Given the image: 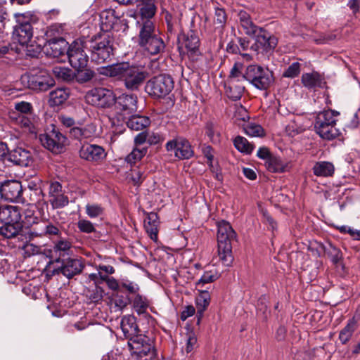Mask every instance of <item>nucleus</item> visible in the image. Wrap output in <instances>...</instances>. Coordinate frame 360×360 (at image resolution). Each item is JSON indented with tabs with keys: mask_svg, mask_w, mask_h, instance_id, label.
<instances>
[{
	"mask_svg": "<svg viewBox=\"0 0 360 360\" xmlns=\"http://www.w3.org/2000/svg\"><path fill=\"white\" fill-rule=\"evenodd\" d=\"M102 74L122 80L125 87L129 90L138 89L148 77L144 68L129 65L127 63L109 65L103 70Z\"/></svg>",
	"mask_w": 360,
	"mask_h": 360,
	"instance_id": "obj_1",
	"label": "nucleus"
},
{
	"mask_svg": "<svg viewBox=\"0 0 360 360\" xmlns=\"http://www.w3.org/2000/svg\"><path fill=\"white\" fill-rule=\"evenodd\" d=\"M218 255L226 266H230L233 262L231 242L236 239V233L231 224L224 220L217 223Z\"/></svg>",
	"mask_w": 360,
	"mask_h": 360,
	"instance_id": "obj_2",
	"label": "nucleus"
},
{
	"mask_svg": "<svg viewBox=\"0 0 360 360\" xmlns=\"http://www.w3.org/2000/svg\"><path fill=\"white\" fill-rule=\"evenodd\" d=\"M139 44L150 55H157L164 51L165 43L157 34L151 20L143 21L140 25Z\"/></svg>",
	"mask_w": 360,
	"mask_h": 360,
	"instance_id": "obj_3",
	"label": "nucleus"
},
{
	"mask_svg": "<svg viewBox=\"0 0 360 360\" xmlns=\"http://www.w3.org/2000/svg\"><path fill=\"white\" fill-rule=\"evenodd\" d=\"M242 77L260 90L267 89L274 82L272 72L257 65H248Z\"/></svg>",
	"mask_w": 360,
	"mask_h": 360,
	"instance_id": "obj_4",
	"label": "nucleus"
},
{
	"mask_svg": "<svg viewBox=\"0 0 360 360\" xmlns=\"http://www.w3.org/2000/svg\"><path fill=\"white\" fill-rule=\"evenodd\" d=\"M128 345L132 356L140 360H152L156 355V349L150 338L146 335L131 337Z\"/></svg>",
	"mask_w": 360,
	"mask_h": 360,
	"instance_id": "obj_5",
	"label": "nucleus"
},
{
	"mask_svg": "<svg viewBox=\"0 0 360 360\" xmlns=\"http://www.w3.org/2000/svg\"><path fill=\"white\" fill-rule=\"evenodd\" d=\"M90 48L92 60L103 63L113 54L112 39L109 34L103 33L91 41Z\"/></svg>",
	"mask_w": 360,
	"mask_h": 360,
	"instance_id": "obj_6",
	"label": "nucleus"
},
{
	"mask_svg": "<svg viewBox=\"0 0 360 360\" xmlns=\"http://www.w3.org/2000/svg\"><path fill=\"white\" fill-rule=\"evenodd\" d=\"M174 88V81L167 75H160L150 79L146 86L148 94L162 98L168 95Z\"/></svg>",
	"mask_w": 360,
	"mask_h": 360,
	"instance_id": "obj_7",
	"label": "nucleus"
},
{
	"mask_svg": "<svg viewBox=\"0 0 360 360\" xmlns=\"http://www.w3.org/2000/svg\"><path fill=\"white\" fill-rule=\"evenodd\" d=\"M85 100L89 104L98 108H110L115 103V94L106 88H94L86 94Z\"/></svg>",
	"mask_w": 360,
	"mask_h": 360,
	"instance_id": "obj_8",
	"label": "nucleus"
},
{
	"mask_svg": "<svg viewBox=\"0 0 360 360\" xmlns=\"http://www.w3.org/2000/svg\"><path fill=\"white\" fill-rule=\"evenodd\" d=\"M83 39L74 41L67 51L70 64L75 70L84 68L88 63V56L84 51Z\"/></svg>",
	"mask_w": 360,
	"mask_h": 360,
	"instance_id": "obj_9",
	"label": "nucleus"
},
{
	"mask_svg": "<svg viewBox=\"0 0 360 360\" xmlns=\"http://www.w3.org/2000/svg\"><path fill=\"white\" fill-rule=\"evenodd\" d=\"M61 231L58 226L49 221H40L33 225L29 231L25 232V238L32 240L38 237H48L52 238L60 236Z\"/></svg>",
	"mask_w": 360,
	"mask_h": 360,
	"instance_id": "obj_10",
	"label": "nucleus"
},
{
	"mask_svg": "<svg viewBox=\"0 0 360 360\" xmlns=\"http://www.w3.org/2000/svg\"><path fill=\"white\" fill-rule=\"evenodd\" d=\"M27 86L34 91H47L55 82L49 73L45 70H39L26 77Z\"/></svg>",
	"mask_w": 360,
	"mask_h": 360,
	"instance_id": "obj_11",
	"label": "nucleus"
},
{
	"mask_svg": "<svg viewBox=\"0 0 360 360\" xmlns=\"http://www.w3.org/2000/svg\"><path fill=\"white\" fill-rule=\"evenodd\" d=\"M39 140L44 147L54 153L62 152L66 137L56 128L39 136Z\"/></svg>",
	"mask_w": 360,
	"mask_h": 360,
	"instance_id": "obj_12",
	"label": "nucleus"
},
{
	"mask_svg": "<svg viewBox=\"0 0 360 360\" xmlns=\"http://www.w3.org/2000/svg\"><path fill=\"white\" fill-rule=\"evenodd\" d=\"M165 146L168 152H174V156L179 159H189L193 155L190 143L184 137H176L170 140Z\"/></svg>",
	"mask_w": 360,
	"mask_h": 360,
	"instance_id": "obj_13",
	"label": "nucleus"
},
{
	"mask_svg": "<svg viewBox=\"0 0 360 360\" xmlns=\"http://www.w3.org/2000/svg\"><path fill=\"white\" fill-rule=\"evenodd\" d=\"M115 108L123 115H129L137 110V97L134 94H122L115 96Z\"/></svg>",
	"mask_w": 360,
	"mask_h": 360,
	"instance_id": "obj_14",
	"label": "nucleus"
},
{
	"mask_svg": "<svg viewBox=\"0 0 360 360\" xmlns=\"http://www.w3.org/2000/svg\"><path fill=\"white\" fill-rule=\"evenodd\" d=\"M1 196L6 200L20 202L22 200V187L18 181H8L4 183L0 188Z\"/></svg>",
	"mask_w": 360,
	"mask_h": 360,
	"instance_id": "obj_15",
	"label": "nucleus"
},
{
	"mask_svg": "<svg viewBox=\"0 0 360 360\" xmlns=\"http://www.w3.org/2000/svg\"><path fill=\"white\" fill-rule=\"evenodd\" d=\"M81 158L88 161H99L105 157L103 147L94 144L83 145L79 150Z\"/></svg>",
	"mask_w": 360,
	"mask_h": 360,
	"instance_id": "obj_16",
	"label": "nucleus"
},
{
	"mask_svg": "<svg viewBox=\"0 0 360 360\" xmlns=\"http://www.w3.org/2000/svg\"><path fill=\"white\" fill-rule=\"evenodd\" d=\"M84 269L82 262L77 258H68L63 260L62 265L59 269L60 271L68 278L79 274Z\"/></svg>",
	"mask_w": 360,
	"mask_h": 360,
	"instance_id": "obj_17",
	"label": "nucleus"
},
{
	"mask_svg": "<svg viewBox=\"0 0 360 360\" xmlns=\"http://www.w3.org/2000/svg\"><path fill=\"white\" fill-rule=\"evenodd\" d=\"M184 44L187 50V54L193 60H197L200 56L199 49L200 40L193 31H190L184 36Z\"/></svg>",
	"mask_w": 360,
	"mask_h": 360,
	"instance_id": "obj_18",
	"label": "nucleus"
},
{
	"mask_svg": "<svg viewBox=\"0 0 360 360\" xmlns=\"http://www.w3.org/2000/svg\"><path fill=\"white\" fill-rule=\"evenodd\" d=\"M8 160L16 165L28 167L32 163L31 153L22 148L18 147L8 153Z\"/></svg>",
	"mask_w": 360,
	"mask_h": 360,
	"instance_id": "obj_19",
	"label": "nucleus"
},
{
	"mask_svg": "<svg viewBox=\"0 0 360 360\" xmlns=\"http://www.w3.org/2000/svg\"><path fill=\"white\" fill-rule=\"evenodd\" d=\"M22 210L16 205H1L0 221L2 223L21 221Z\"/></svg>",
	"mask_w": 360,
	"mask_h": 360,
	"instance_id": "obj_20",
	"label": "nucleus"
},
{
	"mask_svg": "<svg viewBox=\"0 0 360 360\" xmlns=\"http://www.w3.org/2000/svg\"><path fill=\"white\" fill-rule=\"evenodd\" d=\"M68 43L63 38H54L45 45L46 53L53 58L67 53Z\"/></svg>",
	"mask_w": 360,
	"mask_h": 360,
	"instance_id": "obj_21",
	"label": "nucleus"
},
{
	"mask_svg": "<svg viewBox=\"0 0 360 360\" xmlns=\"http://www.w3.org/2000/svg\"><path fill=\"white\" fill-rule=\"evenodd\" d=\"M11 120L25 131L34 132L35 118L32 114L10 113Z\"/></svg>",
	"mask_w": 360,
	"mask_h": 360,
	"instance_id": "obj_22",
	"label": "nucleus"
},
{
	"mask_svg": "<svg viewBox=\"0 0 360 360\" xmlns=\"http://www.w3.org/2000/svg\"><path fill=\"white\" fill-rule=\"evenodd\" d=\"M33 31L30 23L25 22L15 27L13 38L22 46H27L32 38Z\"/></svg>",
	"mask_w": 360,
	"mask_h": 360,
	"instance_id": "obj_23",
	"label": "nucleus"
},
{
	"mask_svg": "<svg viewBox=\"0 0 360 360\" xmlns=\"http://www.w3.org/2000/svg\"><path fill=\"white\" fill-rule=\"evenodd\" d=\"M27 231L29 229L22 230L21 221L4 223V225L0 227L1 235L6 238H20L22 236H25V232Z\"/></svg>",
	"mask_w": 360,
	"mask_h": 360,
	"instance_id": "obj_24",
	"label": "nucleus"
},
{
	"mask_svg": "<svg viewBox=\"0 0 360 360\" xmlns=\"http://www.w3.org/2000/svg\"><path fill=\"white\" fill-rule=\"evenodd\" d=\"M120 327L124 336L127 338L139 336L138 335L139 328L134 316H124L121 320Z\"/></svg>",
	"mask_w": 360,
	"mask_h": 360,
	"instance_id": "obj_25",
	"label": "nucleus"
},
{
	"mask_svg": "<svg viewBox=\"0 0 360 360\" xmlns=\"http://www.w3.org/2000/svg\"><path fill=\"white\" fill-rule=\"evenodd\" d=\"M158 216L155 212H150L144 219V227L150 238L156 240L158 233Z\"/></svg>",
	"mask_w": 360,
	"mask_h": 360,
	"instance_id": "obj_26",
	"label": "nucleus"
},
{
	"mask_svg": "<svg viewBox=\"0 0 360 360\" xmlns=\"http://www.w3.org/2000/svg\"><path fill=\"white\" fill-rule=\"evenodd\" d=\"M339 115V112L335 110H324L318 114L314 127H322L325 125H335V117Z\"/></svg>",
	"mask_w": 360,
	"mask_h": 360,
	"instance_id": "obj_27",
	"label": "nucleus"
},
{
	"mask_svg": "<svg viewBox=\"0 0 360 360\" xmlns=\"http://www.w3.org/2000/svg\"><path fill=\"white\" fill-rule=\"evenodd\" d=\"M312 169L314 175L322 177L331 176L335 172L333 164L328 161H319L316 162Z\"/></svg>",
	"mask_w": 360,
	"mask_h": 360,
	"instance_id": "obj_28",
	"label": "nucleus"
},
{
	"mask_svg": "<svg viewBox=\"0 0 360 360\" xmlns=\"http://www.w3.org/2000/svg\"><path fill=\"white\" fill-rule=\"evenodd\" d=\"M150 124V120L147 116L132 115L127 122V127L134 131L143 130Z\"/></svg>",
	"mask_w": 360,
	"mask_h": 360,
	"instance_id": "obj_29",
	"label": "nucleus"
},
{
	"mask_svg": "<svg viewBox=\"0 0 360 360\" xmlns=\"http://www.w3.org/2000/svg\"><path fill=\"white\" fill-rule=\"evenodd\" d=\"M301 82L304 87L314 89L321 86L322 78L317 72H312L302 74Z\"/></svg>",
	"mask_w": 360,
	"mask_h": 360,
	"instance_id": "obj_30",
	"label": "nucleus"
},
{
	"mask_svg": "<svg viewBox=\"0 0 360 360\" xmlns=\"http://www.w3.org/2000/svg\"><path fill=\"white\" fill-rule=\"evenodd\" d=\"M238 81L228 80L226 85V94L229 98L233 101L239 100L243 92L245 87L238 83Z\"/></svg>",
	"mask_w": 360,
	"mask_h": 360,
	"instance_id": "obj_31",
	"label": "nucleus"
},
{
	"mask_svg": "<svg viewBox=\"0 0 360 360\" xmlns=\"http://www.w3.org/2000/svg\"><path fill=\"white\" fill-rule=\"evenodd\" d=\"M240 24L245 34L254 35L256 34L257 27L252 22L250 15L245 11H240L238 13Z\"/></svg>",
	"mask_w": 360,
	"mask_h": 360,
	"instance_id": "obj_32",
	"label": "nucleus"
},
{
	"mask_svg": "<svg viewBox=\"0 0 360 360\" xmlns=\"http://www.w3.org/2000/svg\"><path fill=\"white\" fill-rule=\"evenodd\" d=\"M69 91L64 88H58L49 94V102L51 105H60L63 104L69 97Z\"/></svg>",
	"mask_w": 360,
	"mask_h": 360,
	"instance_id": "obj_33",
	"label": "nucleus"
},
{
	"mask_svg": "<svg viewBox=\"0 0 360 360\" xmlns=\"http://www.w3.org/2000/svg\"><path fill=\"white\" fill-rule=\"evenodd\" d=\"M277 39L274 37L269 34H259L256 39V46L257 48L262 49L263 51H269L276 47Z\"/></svg>",
	"mask_w": 360,
	"mask_h": 360,
	"instance_id": "obj_34",
	"label": "nucleus"
},
{
	"mask_svg": "<svg viewBox=\"0 0 360 360\" xmlns=\"http://www.w3.org/2000/svg\"><path fill=\"white\" fill-rule=\"evenodd\" d=\"M210 302V295L207 290H200V295L196 298V307L198 316V322L203 315Z\"/></svg>",
	"mask_w": 360,
	"mask_h": 360,
	"instance_id": "obj_35",
	"label": "nucleus"
},
{
	"mask_svg": "<svg viewBox=\"0 0 360 360\" xmlns=\"http://www.w3.org/2000/svg\"><path fill=\"white\" fill-rule=\"evenodd\" d=\"M266 167L271 172H284L288 168V164L281 158L272 155L265 162Z\"/></svg>",
	"mask_w": 360,
	"mask_h": 360,
	"instance_id": "obj_36",
	"label": "nucleus"
},
{
	"mask_svg": "<svg viewBox=\"0 0 360 360\" xmlns=\"http://www.w3.org/2000/svg\"><path fill=\"white\" fill-rule=\"evenodd\" d=\"M317 134L323 139L331 140L338 137L340 131L335 127V125H325L315 127Z\"/></svg>",
	"mask_w": 360,
	"mask_h": 360,
	"instance_id": "obj_37",
	"label": "nucleus"
},
{
	"mask_svg": "<svg viewBox=\"0 0 360 360\" xmlns=\"http://www.w3.org/2000/svg\"><path fill=\"white\" fill-rule=\"evenodd\" d=\"M95 132L94 127L92 125H86L82 127H73L70 129V134L77 139H88L94 135Z\"/></svg>",
	"mask_w": 360,
	"mask_h": 360,
	"instance_id": "obj_38",
	"label": "nucleus"
},
{
	"mask_svg": "<svg viewBox=\"0 0 360 360\" xmlns=\"http://www.w3.org/2000/svg\"><path fill=\"white\" fill-rule=\"evenodd\" d=\"M356 326L357 323L354 318H352L348 321L345 327L340 330L339 334V339L342 344H345L349 341Z\"/></svg>",
	"mask_w": 360,
	"mask_h": 360,
	"instance_id": "obj_39",
	"label": "nucleus"
},
{
	"mask_svg": "<svg viewBox=\"0 0 360 360\" xmlns=\"http://www.w3.org/2000/svg\"><path fill=\"white\" fill-rule=\"evenodd\" d=\"M130 302L132 303V307L134 311L139 315L146 313L147 309L149 307V302L146 298L142 297L139 294L136 295L134 297H131Z\"/></svg>",
	"mask_w": 360,
	"mask_h": 360,
	"instance_id": "obj_40",
	"label": "nucleus"
},
{
	"mask_svg": "<svg viewBox=\"0 0 360 360\" xmlns=\"http://www.w3.org/2000/svg\"><path fill=\"white\" fill-rule=\"evenodd\" d=\"M72 245L70 240L60 236V239L56 240L53 245V251L60 257L69 255Z\"/></svg>",
	"mask_w": 360,
	"mask_h": 360,
	"instance_id": "obj_41",
	"label": "nucleus"
},
{
	"mask_svg": "<svg viewBox=\"0 0 360 360\" xmlns=\"http://www.w3.org/2000/svg\"><path fill=\"white\" fill-rule=\"evenodd\" d=\"M233 143L238 151L246 154L251 153L254 149L253 145L249 143V141L243 136H238L236 137Z\"/></svg>",
	"mask_w": 360,
	"mask_h": 360,
	"instance_id": "obj_42",
	"label": "nucleus"
},
{
	"mask_svg": "<svg viewBox=\"0 0 360 360\" xmlns=\"http://www.w3.org/2000/svg\"><path fill=\"white\" fill-rule=\"evenodd\" d=\"M219 278V275L215 270L205 271L199 281L196 283L197 287H202L207 283H212Z\"/></svg>",
	"mask_w": 360,
	"mask_h": 360,
	"instance_id": "obj_43",
	"label": "nucleus"
},
{
	"mask_svg": "<svg viewBox=\"0 0 360 360\" xmlns=\"http://www.w3.org/2000/svg\"><path fill=\"white\" fill-rule=\"evenodd\" d=\"M86 213L90 218L101 217L104 213V208L96 203H88L86 205Z\"/></svg>",
	"mask_w": 360,
	"mask_h": 360,
	"instance_id": "obj_44",
	"label": "nucleus"
},
{
	"mask_svg": "<svg viewBox=\"0 0 360 360\" xmlns=\"http://www.w3.org/2000/svg\"><path fill=\"white\" fill-rule=\"evenodd\" d=\"M205 129V134L211 142L217 143L220 141V133L216 130L215 126L212 122H207Z\"/></svg>",
	"mask_w": 360,
	"mask_h": 360,
	"instance_id": "obj_45",
	"label": "nucleus"
},
{
	"mask_svg": "<svg viewBox=\"0 0 360 360\" xmlns=\"http://www.w3.org/2000/svg\"><path fill=\"white\" fill-rule=\"evenodd\" d=\"M95 73L89 69H79L77 70L75 74V79L79 83H84L90 81L94 77Z\"/></svg>",
	"mask_w": 360,
	"mask_h": 360,
	"instance_id": "obj_46",
	"label": "nucleus"
},
{
	"mask_svg": "<svg viewBox=\"0 0 360 360\" xmlns=\"http://www.w3.org/2000/svg\"><path fill=\"white\" fill-rule=\"evenodd\" d=\"M49 202L51 204L53 208L57 209L68 205L69 203V200L68 196L61 193L49 198Z\"/></svg>",
	"mask_w": 360,
	"mask_h": 360,
	"instance_id": "obj_47",
	"label": "nucleus"
},
{
	"mask_svg": "<svg viewBox=\"0 0 360 360\" xmlns=\"http://www.w3.org/2000/svg\"><path fill=\"white\" fill-rule=\"evenodd\" d=\"M147 153V149L145 148H135L126 158L127 162L134 164L138 160H140Z\"/></svg>",
	"mask_w": 360,
	"mask_h": 360,
	"instance_id": "obj_48",
	"label": "nucleus"
},
{
	"mask_svg": "<svg viewBox=\"0 0 360 360\" xmlns=\"http://www.w3.org/2000/svg\"><path fill=\"white\" fill-rule=\"evenodd\" d=\"M245 132L250 136H262L264 135L263 128L255 123H248L244 127Z\"/></svg>",
	"mask_w": 360,
	"mask_h": 360,
	"instance_id": "obj_49",
	"label": "nucleus"
},
{
	"mask_svg": "<svg viewBox=\"0 0 360 360\" xmlns=\"http://www.w3.org/2000/svg\"><path fill=\"white\" fill-rule=\"evenodd\" d=\"M114 11H103L101 14V19L103 26H105V29L108 30L112 27V25L115 22V18L113 15Z\"/></svg>",
	"mask_w": 360,
	"mask_h": 360,
	"instance_id": "obj_50",
	"label": "nucleus"
},
{
	"mask_svg": "<svg viewBox=\"0 0 360 360\" xmlns=\"http://www.w3.org/2000/svg\"><path fill=\"white\" fill-rule=\"evenodd\" d=\"M300 71V64L298 62H294L285 69L283 76L287 78H295L299 75Z\"/></svg>",
	"mask_w": 360,
	"mask_h": 360,
	"instance_id": "obj_51",
	"label": "nucleus"
},
{
	"mask_svg": "<svg viewBox=\"0 0 360 360\" xmlns=\"http://www.w3.org/2000/svg\"><path fill=\"white\" fill-rule=\"evenodd\" d=\"M197 344V338L195 334L190 332L186 334V345L183 347L182 351L186 354L191 352L195 347Z\"/></svg>",
	"mask_w": 360,
	"mask_h": 360,
	"instance_id": "obj_52",
	"label": "nucleus"
},
{
	"mask_svg": "<svg viewBox=\"0 0 360 360\" xmlns=\"http://www.w3.org/2000/svg\"><path fill=\"white\" fill-rule=\"evenodd\" d=\"M53 72L56 77L64 81H70L72 78L70 70L65 68L55 67L53 68Z\"/></svg>",
	"mask_w": 360,
	"mask_h": 360,
	"instance_id": "obj_53",
	"label": "nucleus"
},
{
	"mask_svg": "<svg viewBox=\"0 0 360 360\" xmlns=\"http://www.w3.org/2000/svg\"><path fill=\"white\" fill-rule=\"evenodd\" d=\"M243 64L240 63H236L232 68L230 76L228 80H234L240 82V80L245 79L242 76L244 73H242Z\"/></svg>",
	"mask_w": 360,
	"mask_h": 360,
	"instance_id": "obj_54",
	"label": "nucleus"
},
{
	"mask_svg": "<svg viewBox=\"0 0 360 360\" xmlns=\"http://www.w3.org/2000/svg\"><path fill=\"white\" fill-rule=\"evenodd\" d=\"M226 22V12L223 8L215 9L214 22L218 27H222Z\"/></svg>",
	"mask_w": 360,
	"mask_h": 360,
	"instance_id": "obj_55",
	"label": "nucleus"
},
{
	"mask_svg": "<svg viewBox=\"0 0 360 360\" xmlns=\"http://www.w3.org/2000/svg\"><path fill=\"white\" fill-rule=\"evenodd\" d=\"M15 111L11 113L32 114V105L28 102H18L15 104Z\"/></svg>",
	"mask_w": 360,
	"mask_h": 360,
	"instance_id": "obj_56",
	"label": "nucleus"
},
{
	"mask_svg": "<svg viewBox=\"0 0 360 360\" xmlns=\"http://www.w3.org/2000/svg\"><path fill=\"white\" fill-rule=\"evenodd\" d=\"M77 227L81 232L86 233H91L96 231L94 224L86 219H79L77 222Z\"/></svg>",
	"mask_w": 360,
	"mask_h": 360,
	"instance_id": "obj_57",
	"label": "nucleus"
},
{
	"mask_svg": "<svg viewBox=\"0 0 360 360\" xmlns=\"http://www.w3.org/2000/svg\"><path fill=\"white\" fill-rule=\"evenodd\" d=\"M120 287L127 291L129 294L131 295L133 297L136 295L139 294L138 292L139 290V287L136 283L134 282L129 281H123L121 283Z\"/></svg>",
	"mask_w": 360,
	"mask_h": 360,
	"instance_id": "obj_58",
	"label": "nucleus"
},
{
	"mask_svg": "<svg viewBox=\"0 0 360 360\" xmlns=\"http://www.w3.org/2000/svg\"><path fill=\"white\" fill-rule=\"evenodd\" d=\"M327 254L330 257L332 262L337 264L342 259V253L340 250L334 246L330 245L327 250Z\"/></svg>",
	"mask_w": 360,
	"mask_h": 360,
	"instance_id": "obj_59",
	"label": "nucleus"
},
{
	"mask_svg": "<svg viewBox=\"0 0 360 360\" xmlns=\"http://www.w3.org/2000/svg\"><path fill=\"white\" fill-rule=\"evenodd\" d=\"M131 299V297L129 295L127 297L116 296L115 297V307H117L119 310H122L127 306V304L130 302Z\"/></svg>",
	"mask_w": 360,
	"mask_h": 360,
	"instance_id": "obj_60",
	"label": "nucleus"
},
{
	"mask_svg": "<svg viewBox=\"0 0 360 360\" xmlns=\"http://www.w3.org/2000/svg\"><path fill=\"white\" fill-rule=\"evenodd\" d=\"M62 193V186L58 181L51 183L49 191V198Z\"/></svg>",
	"mask_w": 360,
	"mask_h": 360,
	"instance_id": "obj_61",
	"label": "nucleus"
},
{
	"mask_svg": "<svg viewBox=\"0 0 360 360\" xmlns=\"http://www.w3.org/2000/svg\"><path fill=\"white\" fill-rule=\"evenodd\" d=\"M202 153L207 158V162L214 160V149L210 146L203 145L202 146Z\"/></svg>",
	"mask_w": 360,
	"mask_h": 360,
	"instance_id": "obj_62",
	"label": "nucleus"
},
{
	"mask_svg": "<svg viewBox=\"0 0 360 360\" xmlns=\"http://www.w3.org/2000/svg\"><path fill=\"white\" fill-rule=\"evenodd\" d=\"M148 143L150 145H155L161 141V136L159 134L155 132H147Z\"/></svg>",
	"mask_w": 360,
	"mask_h": 360,
	"instance_id": "obj_63",
	"label": "nucleus"
},
{
	"mask_svg": "<svg viewBox=\"0 0 360 360\" xmlns=\"http://www.w3.org/2000/svg\"><path fill=\"white\" fill-rule=\"evenodd\" d=\"M301 127H297L295 125L294 122H290L286 127V131L290 136H294L295 134H297L302 131Z\"/></svg>",
	"mask_w": 360,
	"mask_h": 360,
	"instance_id": "obj_64",
	"label": "nucleus"
}]
</instances>
